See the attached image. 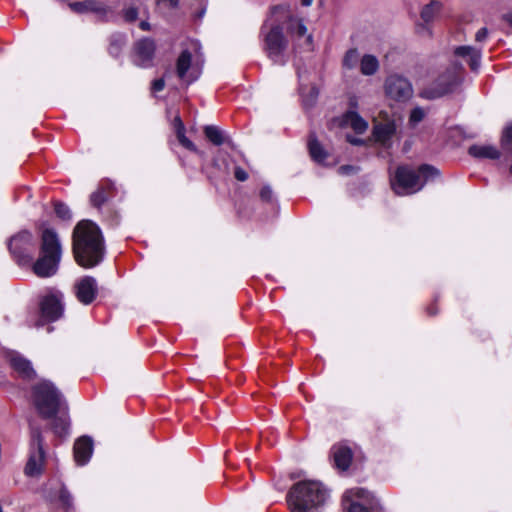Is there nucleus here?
Returning <instances> with one entry per match:
<instances>
[{
  "label": "nucleus",
  "mask_w": 512,
  "mask_h": 512,
  "mask_svg": "<svg viewBox=\"0 0 512 512\" xmlns=\"http://www.w3.org/2000/svg\"><path fill=\"white\" fill-rule=\"evenodd\" d=\"M501 147L504 151L512 153V130H504L501 136Z\"/></svg>",
  "instance_id": "34"
},
{
  "label": "nucleus",
  "mask_w": 512,
  "mask_h": 512,
  "mask_svg": "<svg viewBox=\"0 0 512 512\" xmlns=\"http://www.w3.org/2000/svg\"><path fill=\"white\" fill-rule=\"evenodd\" d=\"M438 175L439 171L435 167L426 164L420 166L418 170L400 166L391 179V186L397 195L414 194L420 191L428 180Z\"/></svg>",
  "instance_id": "4"
},
{
  "label": "nucleus",
  "mask_w": 512,
  "mask_h": 512,
  "mask_svg": "<svg viewBox=\"0 0 512 512\" xmlns=\"http://www.w3.org/2000/svg\"><path fill=\"white\" fill-rule=\"evenodd\" d=\"M192 132L193 130H177L176 137L179 143L186 149L190 151H195V146L190 136H187L186 132Z\"/></svg>",
  "instance_id": "32"
},
{
  "label": "nucleus",
  "mask_w": 512,
  "mask_h": 512,
  "mask_svg": "<svg viewBox=\"0 0 512 512\" xmlns=\"http://www.w3.org/2000/svg\"><path fill=\"white\" fill-rule=\"evenodd\" d=\"M308 149L311 158L317 163H323L328 156L327 152L324 150L322 145L312 135L310 136L308 141Z\"/></svg>",
  "instance_id": "23"
},
{
  "label": "nucleus",
  "mask_w": 512,
  "mask_h": 512,
  "mask_svg": "<svg viewBox=\"0 0 512 512\" xmlns=\"http://www.w3.org/2000/svg\"><path fill=\"white\" fill-rule=\"evenodd\" d=\"M165 87V81L164 79L160 78V79H156L152 82V85H151V90L153 93H157V92H160L164 89Z\"/></svg>",
  "instance_id": "40"
},
{
  "label": "nucleus",
  "mask_w": 512,
  "mask_h": 512,
  "mask_svg": "<svg viewBox=\"0 0 512 512\" xmlns=\"http://www.w3.org/2000/svg\"><path fill=\"white\" fill-rule=\"evenodd\" d=\"M157 5L161 7H167L169 9H175L179 5V0H158Z\"/></svg>",
  "instance_id": "39"
},
{
  "label": "nucleus",
  "mask_w": 512,
  "mask_h": 512,
  "mask_svg": "<svg viewBox=\"0 0 512 512\" xmlns=\"http://www.w3.org/2000/svg\"><path fill=\"white\" fill-rule=\"evenodd\" d=\"M458 74L455 69H449L441 74L434 83L423 91V96L429 99L441 97L451 91L458 84Z\"/></svg>",
  "instance_id": "12"
},
{
  "label": "nucleus",
  "mask_w": 512,
  "mask_h": 512,
  "mask_svg": "<svg viewBox=\"0 0 512 512\" xmlns=\"http://www.w3.org/2000/svg\"><path fill=\"white\" fill-rule=\"evenodd\" d=\"M297 75L299 79V94L302 105L305 109H310L317 102L319 90L315 85H308V79L304 77L303 72L300 69L297 70Z\"/></svg>",
  "instance_id": "16"
},
{
  "label": "nucleus",
  "mask_w": 512,
  "mask_h": 512,
  "mask_svg": "<svg viewBox=\"0 0 512 512\" xmlns=\"http://www.w3.org/2000/svg\"><path fill=\"white\" fill-rule=\"evenodd\" d=\"M139 27L143 31H149L151 29L150 23L146 20L141 21Z\"/></svg>",
  "instance_id": "46"
},
{
  "label": "nucleus",
  "mask_w": 512,
  "mask_h": 512,
  "mask_svg": "<svg viewBox=\"0 0 512 512\" xmlns=\"http://www.w3.org/2000/svg\"><path fill=\"white\" fill-rule=\"evenodd\" d=\"M93 453V440L88 436H82L75 441L74 459L80 466L85 465Z\"/></svg>",
  "instance_id": "18"
},
{
  "label": "nucleus",
  "mask_w": 512,
  "mask_h": 512,
  "mask_svg": "<svg viewBox=\"0 0 512 512\" xmlns=\"http://www.w3.org/2000/svg\"><path fill=\"white\" fill-rule=\"evenodd\" d=\"M509 173L512 176V165L509 167Z\"/></svg>",
  "instance_id": "55"
},
{
  "label": "nucleus",
  "mask_w": 512,
  "mask_h": 512,
  "mask_svg": "<svg viewBox=\"0 0 512 512\" xmlns=\"http://www.w3.org/2000/svg\"><path fill=\"white\" fill-rule=\"evenodd\" d=\"M350 170H352L350 166H341L338 171L340 174H348Z\"/></svg>",
  "instance_id": "48"
},
{
  "label": "nucleus",
  "mask_w": 512,
  "mask_h": 512,
  "mask_svg": "<svg viewBox=\"0 0 512 512\" xmlns=\"http://www.w3.org/2000/svg\"><path fill=\"white\" fill-rule=\"evenodd\" d=\"M481 53V49L472 46H458L454 50L455 56L466 59L473 71H477L480 67Z\"/></svg>",
  "instance_id": "19"
},
{
  "label": "nucleus",
  "mask_w": 512,
  "mask_h": 512,
  "mask_svg": "<svg viewBox=\"0 0 512 512\" xmlns=\"http://www.w3.org/2000/svg\"><path fill=\"white\" fill-rule=\"evenodd\" d=\"M61 259V246L57 234L51 229L42 233L41 256L33 265V272L39 277H50L57 272Z\"/></svg>",
  "instance_id": "5"
},
{
  "label": "nucleus",
  "mask_w": 512,
  "mask_h": 512,
  "mask_svg": "<svg viewBox=\"0 0 512 512\" xmlns=\"http://www.w3.org/2000/svg\"><path fill=\"white\" fill-rule=\"evenodd\" d=\"M68 6L73 12L78 13V14H83V13L89 12L87 0L70 2L68 4Z\"/></svg>",
  "instance_id": "36"
},
{
  "label": "nucleus",
  "mask_w": 512,
  "mask_h": 512,
  "mask_svg": "<svg viewBox=\"0 0 512 512\" xmlns=\"http://www.w3.org/2000/svg\"><path fill=\"white\" fill-rule=\"evenodd\" d=\"M396 130H354V134H347L346 139L355 146L378 143L388 146Z\"/></svg>",
  "instance_id": "11"
},
{
  "label": "nucleus",
  "mask_w": 512,
  "mask_h": 512,
  "mask_svg": "<svg viewBox=\"0 0 512 512\" xmlns=\"http://www.w3.org/2000/svg\"><path fill=\"white\" fill-rule=\"evenodd\" d=\"M313 0H301V4L303 6H310L312 4Z\"/></svg>",
  "instance_id": "50"
},
{
  "label": "nucleus",
  "mask_w": 512,
  "mask_h": 512,
  "mask_svg": "<svg viewBox=\"0 0 512 512\" xmlns=\"http://www.w3.org/2000/svg\"><path fill=\"white\" fill-rule=\"evenodd\" d=\"M44 458L41 432L39 429L31 427L30 451L24 469L25 474L29 477L39 476L43 470Z\"/></svg>",
  "instance_id": "8"
},
{
  "label": "nucleus",
  "mask_w": 512,
  "mask_h": 512,
  "mask_svg": "<svg viewBox=\"0 0 512 512\" xmlns=\"http://www.w3.org/2000/svg\"><path fill=\"white\" fill-rule=\"evenodd\" d=\"M9 250L19 265L32 262L36 241L29 231H20L12 236L8 243Z\"/></svg>",
  "instance_id": "7"
},
{
  "label": "nucleus",
  "mask_w": 512,
  "mask_h": 512,
  "mask_svg": "<svg viewBox=\"0 0 512 512\" xmlns=\"http://www.w3.org/2000/svg\"><path fill=\"white\" fill-rule=\"evenodd\" d=\"M426 112L421 107H415L411 110L410 116H409V122L411 125H417L419 124L425 117Z\"/></svg>",
  "instance_id": "33"
},
{
  "label": "nucleus",
  "mask_w": 512,
  "mask_h": 512,
  "mask_svg": "<svg viewBox=\"0 0 512 512\" xmlns=\"http://www.w3.org/2000/svg\"><path fill=\"white\" fill-rule=\"evenodd\" d=\"M282 15V18H287L286 30L289 36L294 41V49L297 51H310L313 46L312 35L308 33L307 27L305 26L302 19L292 17L288 15V12L284 6H276L271 11V19L275 18L271 27L268 31V24L265 22L261 28V35L263 36V48L269 59L274 63L284 65L286 63L285 51L288 46V42L283 34V28L279 22L281 18L278 15Z\"/></svg>",
  "instance_id": "1"
},
{
  "label": "nucleus",
  "mask_w": 512,
  "mask_h": 512,
  "mask_svg": "<svg viewBox=\"0 0 512 512\" xmlns=\"http://www.w3.org/2000/svg\"><path fill=\"white\" fill-rule=\"evenodd\" d=\"M204 13H205V9H203V10L200 12L199 16H200V17H202V16L204 15Z\"/></svg>",
  "instance_id": "53"
},
{
  "label": "nucleus",
  "mask_w": 512,
  "mask_h": 512,
  "mask_svg": "<svg viewBox=\"0 0 512 512\" xmlns=\"http://www.w3.org/2000/svg\"><path fill=\"white\" fill-rule=\"evenodd\" d=\"M77 299L84 305L92 303L97 295V282L91 276H85L75 283Z\"/></svg>",
  "instance_id": "15"
},
{
  "label": "nucleus",
  "mask_w": 512,
  "mask_h": 512,
  "mask_svg": "<svg viewBox=\"0 0 512 512\" xmlns=\"http://www.w3.org/2000/svg\"><path fill=\"white\" fill-rule=\"evenodd\" d=\"M156 45L151 38H142L134 45L133 63L139 67L152 66Z\"/></svg>",
  "instance_id": "14"
},
{
  "label": "nucleus",
  "mask_w": 512,
  "mask_h": 512,
  "mask_svg": "<svg viewBox=\"0 0 512 512\" xmlns=\"http://www.w3.org/2000/svg\"><path fill=\"white\" fill-rule=\"evenodd\" d=\"M73 252L76 262L84 268L94 267L102 261L104 243L96 224L83 220L76 225L73 232Z\"/></svg>",
  "instance_id": "2"
},
{
  "label": "nucleus",
  "mask_w": 512,
  "mask_h": 512,
  "mask_svg": "<svg viewBox=\"0 0 512 512\" xmlns=\"http://www.w3.org/2000/svg\"><path fill=\"white\" fill-rule=\"evenodd\" d=\"M55 213L61 219H69L71 217L70 210L67 205L63 203L55 204Z\"/></svg>",
  "instance_id": "37"
},
{
  "label": "nucleus",
  "mask_w": 512,
  "mask_h": 512,
  "mask_svg": "<svg viewBox=\"0 0 512 512\" xmlns=\"http://www.w3.org/2000/svg\"><path fill=\"white\" fill-rule=\"evenodd\" d=\"M503 19H504L507 23H509V25L512 27V11H511V12H509V13H507V14H505V15L503 16Z\"/></svg>",
  "instance_id": "49"
},
{
  "label": "nucleus",
  "mask_w": 512,
  "mask_h": 512,
  "mask_svg": "<svg viewBox=\"0 0 512 512\" xmlns=\"http://www.w3.org/2000/svg\"><path fill=\"white\" fill-rule=\"evenodd\" d=\"M385 95L396 102H406L413 95L411 82L399 74L387 76L384 82Z\"/></svg>",
  "instance_id": "10"
},
{
  "label": "nucleus",
  "mask_w": 512,
  "mask_h": 512,
  "mask_svg": "<svg viewBox=\"0 0 512 512\" xmlns=\"http://www.w3.org/2000/svg\"><path fill=\"white\" fill-rule=\"evenodd\" d=\"M123 17L127 22H134L138 17V10L135 7H127L123 10Z\"/></svg>",
  "instance_id": "38"
},
{
  "label": "nucleus",
  "mask_w": 512,
  "mask_h": 512,
  "mask_svg": "<svg viewBox=\"0 0 512 512\" xmlns=\"http://www.w3.org/2000/svg\"><path fill=\"white\" fill-rule=\"evenodd\" d=\"M335 465L338 469L347 470L352 461V452L348 447L335 446L332 450Z\"/></svg>",
  "instance_id": "22"
},
{
  "label": "nucleus",
  "mask_w": 512,
  "mask_h": 512,
  "mask_svg": "<svg viewBox=\"0 0 512 512\" xmlns=\"http://www.w3.org/2000/svg\"><path fill=\"white\" fill-rule=\"evenodd\" d=\"M379 69L378 59L371 54H365L360 61V71L365 76L374 75Z\"/></svg>",
  "instance_id": "25"
},
{
  "label": "nucleus",
  "mask_w": 512,
  "mask_h": 512,
  "mask_svg": "<svg viewBox=\"0 0 512 512\" xmlns=\"http://www.w3.org/2000/svg\"><path fill=\"white\" fill-rule=\"evenodd\" d=\"M169 113L171 114V117H172L173 128H185L184 123L181 120V117L179 116V114L177 112H169Z\"/></svg>",
  "instance_id": "42"
},
{
  "label": "nucleus",
  "mask_w": 512,
  "mask_h": 512,
  "mask_svg": "<svg viewBox=\"0 0 512 512\" xmlns=\"http://www.w3.org/2000/svg\"><path fill=\"white\" fill-rule=\"evenodd\" d=\"M441 3L438 1H431L429 4L424 6L421 11V19L428 24L431 22L436 15L440 12Z\"/></svg>",
  "instance_id": "29"
},
{
  "label": "nucleus",
  "mask_w": 512,
  "mask_h": 512,
  "mask_svg": "<svg viewBox=\"0 0 512 512\" xmlns=\"http://www.w3.org/2000/svg\"><path fill=\"white\" fill-rule=\"evenodd\" d=\"M234 176L235 178L238 180V181H245L248 179V174L247 172L241 168V167H236L235 168V171H234Z\"/></svg>",
  "instance_id": "43"
},
{
  "label": "nucleus",
  "mask_w": 512,
  "mask_h": 512,
  "mask_svg": "<svg viewBox=\"0 0 512 512\" xmlns=\"http://www.w3.org/2000/svg\"><path fill=\"white\" fill-rule=\"evenodd\" d=\"M505 128H512V122H510L509 124H507V126Z\"/></svg>",
  "instance_id": "54"
},
{
  "label": "nucleus",
  "mask_w": 512,
  "mask_h": 512,
  "mask_svg": "<svg viewBox=\"0 0 512 512\" xmlns=\"http://www.w3.org/2000/svg\"><path fill=\"white\" fill-rule=\"evenodd\" d=\"M343 499L349 503L348 512H381L374 497L363 488L347 490Z\"/></svg>",
  "instance_id": "9"
},
{
  "label": "nucleus",
  "mask_w": 512,
  "mask_h": 512,
  "mask_svg": "<svg viewBox=\"0 0 512 512\" xmlns=\"http://www.w3.org/2000/svg\"><path fill=\"white\" fill-rule=\"evenodd\" d=\"M196 79H197V76H195V77H192V78H190V79L188 80V82H193V81H196Z\"/></svg>",
  "instance_id": "52"
},
{
  "label": "nucleus",
  "mask_w": 512,
  "mask_h": 512,
  "mask_svg": "<svg viewBox=\"0 0 512 512\" xmlns=\"http://www.w3.org/2000/svg\"><path fill=\"white\" fill-rule=\"evenodd\" d=\"M328 498V492L318 481H300L287 494L291 512H319Z\"/></svg>",
  "instance_id": "3"
},
{
  "label": "nucleus",
  "mask_w": 512,
  "mask_h": 512,
  "mask_svg": "<svg viewBox=\"0 0 512 512\" xmlns=\"http://www.w3.org/2000/svg\"><path fill=\"white\" fill-rule=\"evenodd\" d=\"M54 418L52 423V429L54 433L59 436L63 437L68 434V428H69V416H68V407L65 403L62 410L58 411Z\"/></svg>",
  "instance_id": "21"
},
{
  "label": "nucleus",
  "mask_w": 512,
  "mask_h": 512,
  "mask_svg": "<svg viewBox=\"0 0 512 512\" xmlns=\"http://www.w3.org/2000/svg\"><path fill=\"white\" fill-rule=\"evenodd\" d=\"M192 55L188 50H183L176 63L177 75L180 79H185L189 68L191 67Z\"/></svg>",
  "instance_id": "26"
},
{
  "label": "nucleus",
  "mask_w": 512,
  "mask_h": 512,
  "mask_svg": "<svg viewBox=\"0 0 512 512\" xmlns=\"http://www.w3.org/2000/svg\"><path fill=\"white\" fill-rule=\"evenodd\" d=\"M207 139L215 145L229 143V139L223 134L222 130H204Z\"/></svg>",
  "instance_id": "31"
},
{
  "label": "nucleus",
  "mask_w": 512,
  "mask_h": 512,
  "mask_svg": "<svg viewBox=\"0 0 512 512\" xmlns=\"http://www.w3.org/2000/svg\"><path fill=\"white\" fill-rule=\"evenodd\" d=\"M127 43V37L122 33L112 34L109 41L108 51L113 57H118L122 51V48Z\"/></svg>",
  "instance_id": "27"
},
{
  "label": "nucleus",
  "mask_w": 512,
  "mask_h": 512,
  "mask_svg": "<svg viewBox=\"0 0 512 512\" xmlns=\"http://www.w3.org/2000/svg\"><path fill=\"white\" fill-rule=\"evenodd\" d=\"M349 106V109L344 113L341 119L340 128H368V122L357 112V99L351 98Z\"/></svg>",
  "instance_id": "17"
},
{
  "label": "nucleus",
  "mask_w": 512,
  "mask_h": 512,
  "mask_svg": "<svg viewBox=\"0 0 512 512\" xmlns=\"http://www.w3.org/2000/svg\"><path fill=\"white\" fill-rule=\"evenodd\" d=\"M11 366L24 378H30L34 374L30 362L21 356L12 357Z\"/></svg>",
  "instance_id": "24"
},
{
  "label": "nucleus",
  "mask_w": 512,
  "mask_h": 512,
  "mask_svg": "<svg viewBox=\"0 0 512 512\" xmlns=\"http://www.w3.org/2000/svg\"><path fill=\"white\" fill-rule=\"evenodd\" d=\"M88 10L100 17L106 16L111 8L107 4V0H87Z\"/></svg>",
  "instance_id": "28"
},
{
  "label": "nucleus",
  "mask_w": 512,
  "mask_h": 512,
  "mask_svg": "<svg viewBox=\"0 0 512 512\" xmlns=\"http://www.w3.org/2000/svg\"><path fill=\"white\" fill-rule=\"evenodd\" d=\"M202 128L210 129V128H219V127H218V126H216V125H205V126H203Z\"/></svg>",
  "instance_id": "51"
},
{
  "label": "nucleus",
  "mask_w": 512,
  "mask_h": 512,
  "mask_svg": "<svg viewBox=\"0 0 512 512\" xmlns=\"http://www.w3.org/2000/svg\"><path fill=\"white\" fill-rule=\"evenodd\" d=\"M40 312V318L33 323L36 327L57 320L63 313L60 297L54 294L45 296L40 303Z\"/></svg>",
  "instance_id": "13"
},
{
  "label": "nucleus",
  "mask_w": 512,
  "mask_h": 512,
  "mask_svg": "<svg viewBox=\"0 0 512 512\" xmlns=\"http://www.w3.org/2000/svg\"><path fill=\"white\" fill-rule=\"evenodd\" d=\"M260 197L264 201H271L273 197L272 189L268 186L263 187L260 191Z\"/></svg>",
  "instance_id": "41"
},
{
  "label": "nucleus",
  "mask_w": 512,
  "mask_h": 512,
  "mask_svg": "<svg viewBox=\"0 0 512 512\" xmlns=\"http://www.w3.org/2000/svg\"><path fill=\"white\" fill-rule=\"evenodd\" d=\"M60 499L61 501L63 502V504L67 507H70L71 506V503H72V497L71 495L69 494L68 491L66 490H62L60 492Z\"/></svg>",
  "instance_id": "44"
},
{
  "label": "nucleus",
  "mask_w": 512,
  "mask_h": 512,
  "mask_svg": "<svg viewBox=\"0 0 512 512\" xmlns=\"http://www.w3.org/2000/svg\"><path fill=\"white\" fill-rule=\"evenodd\" d=\"M360 61H361V58H360V54H359L358 50L353 48V49H349L345 53V55L343 57L342 65H343V68H345L347 70H352V69L356 68L358 65H360Z\"/></svg>",
  "instance_id": "30"
},
{
  "label": "nucleus",
  "mask_w": 512,
  "mask_h": 512,
  "mask_svg": "<svg viewBox=\"0 0 512 512\" xmlns=\"http://www.w3.org/2000/svg\"><path fill=\"white\" fill-rule=\"evenodd\" d=\"M33 403L43 418H52L61 411L66 401L52 382L41 381L33 388Z\"/></svg>",
  "instance_id": "6"
},
{
  "label": "nucleus",
  "mask_w": 512,
  "mask_h": 512,
  "mask_svg": "<svg viewBox=\"0 0 512 512\" xmlns=\"http://www.w3.org/2000/svg\"><path fill=\"white\" fill-rule=\"evenodd\" d=\"M372 128H397V125L394 122L391 124H375Z\"/></svg>",
  "instance_id": "47"
},
{
  "label": "nucleus",
  "mask_w": 512,
  "mask_h": 512,
  "mask_svg": "<svg viewBox=\"0 0 512 512\" xmlns=\"http://www.w3.org/2000/svg\"><path fill=\"white\" fill-rule=\"evenodd\" d=\"M90 201L93 206L99 207L106 201V192L103 189H98L90 196Z\"/></svg>",
  "instance_id": "35"
},
{
  "label": "nucleus",
  "mask_w": 512,
  "mask_h": 512,
  "mask_svg": "<svg viewBox=\"0 0 512 512\" xmlns=\"http://www.w3.org/2000/svg\"><path fill=\"white\" fill-rule=\"evenodd\" d=\"M469 155L474 158L499 159L501 152L490 144H474L468 149Z\"/></svg>",
  "instance_id": "20"
},
{
  "label": "nucleus",
  "mask_w": 512,
  "mask_h": 512,
  "mask_svg": "<svg viewBox=\"0 0 512 512\" xmlns=\"http://www.w3.org/2000/svg\"><path fill=\"white\" fill-rule=\"evenodd\" d=\"M488 36V30L487 28H481L477 31L476 35H475V40L477 42H483Z\"/></svg>",
  "instance_id": "45"
}]
</instances>
